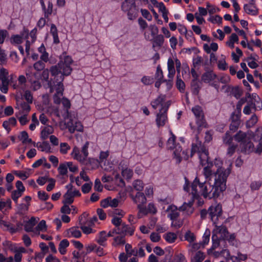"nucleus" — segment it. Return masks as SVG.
<instances>
[{
  "label": "nucleus",
  "instance_id": "obj_26",
  "mask_svg": "<svg viewBox=\"0 0 262 262\" xmlns=\"http://www.w3.org/2000/svg\"><path fill=\"white\" fill-rule=\"evenodd\" d=\"M71 155L74 159H76L81 163H83L86 160L85 158L83 157V154H80V151L76 146L73 148Z\"/></svg>",
  "mask_w": 262,
  "mask_h": 262
},
{
  "label": "nucleus",
  "instance_id": "obj_55",
  "mask_svg": "<svg viewBox=\"0 0 262 262\" xmlns=\"http://www.w3.org/2000/svg\"><path fill=\"white\" fill-rule=\"evenodd\" d=\"M176 85L178 89L181 91H184L185 88V84L184 82L183 81V80L179 77V76H177V82H176Z\"/></svg>",
  "mask_w": 262,
  "mask_h": 262
},
{
  "label": "nucleus",
  "instance_id": "obj_62",
  "mask_svg": "<svg viewBox=\"0 0 262 262\" xmlns=\"http://www.w3.org/2000/svg\"><path fill=\"white\" fill-rule=\"evenodd\" d=\"M11 203L10 200H8L6 201L0 200V210L2 211L7 207L10 208L11 207Z\"/></svg>",
  "mask_w": 262,
  "mask_h": 262
},
{
  "label": "nucleus",
  "instance_id": "obj_56",
  "mask_svg": "<svg viewBox=\"0 0 262 262\" xmlns=\"http://www.w3.org/2000/svg\"><path fill=\"white\" fill-rule=\"evenodd\" d=\"M19 115L20 116H18L17 117L21 125H24L29 122V120L27 118L28 114H20V115Z\"/></svg>",
  "mask_w": 262,
  "mask_h": 262
},
{
  "label": "nucleus",
  "instance_id": "obj_61",
  "mask_svg": "<svg viewBox=\"0 0 262 262\" xmlns=\"http://www.w3.org/2000/svg\"><path fill=\"white\" fill-rule=\"evenodd\" d=\"M73 259L75 262H84V257H82L79 252L74 251L73 252Z\"/></svg>",
  "mask_w": 262,
  "mask_h": 262
},
{
  "label": "nucleus",
  "instance_id": "obj_34",
  "mask_svg": "<svg viewBox=\"0 0 262 262\" xmlns=\"http://www.w3.org/2000/svg\"><path fill=\"white\" fill-rule=\"evenodd\" d=\"M165 241L169 243H173L175 242L178 238L177 234L174 232H167L163 236Z\"/></svg>",
  "mask_w": 262,
  "mask_h": 262
},
{
  "label": "nucleus",
  "instance_id": "obj_19",
  "mask_svg": "<svg viewBox=\"0 0 262 262\" xmlns=\"http://www.w3.org/2000/svg\"><path fill=\"white\" fill-rule=\"evenodd\" d=\"M244 10L249 15L255 16L258 14V9L256 6L255 1L251 3L245 4Z\"/></svg>",
  "mask_w": 262,
  "mask_h": 262
},
{
  "label": "nucleus",
  "instance_id": "obj_5",
  "mask_svg": "<svg viewBox=\"0 0 262 262\" xmlns=\"http://www.w3.org/2000/svg\"><path fill=\"white\" fill-rule=\"evenodd\" d=\"M191 111L195 117L197 126H192L190 123L191 129L194 132L199 134L202 128L206 127V122L204 119V114L202 107L199 105H196L191 108Z\"/></svg>",
  "mask_w": 262,
  "mask_h": 262
},
{
  "label": "nucleus",
  "instance_id": "obj_9",
  "mask_svg": "<svg viewBox=\"0 0 262 262\" xmlns=\"http://www.w3.org/2000/svg\"><path fill=\"white\" fill-rule=\"evenodd\" d=\"M209 215L214 224H217L219 219L222 214V207L221 204L210 206L208 210Z\"/></svg>",
  "mask_w": 262,
  "mask_h": 262
},
{
  "label": "nucleus",
  "instance_id": "obj_35",
  "mask_svg": "<svg viewBox=\"0 0 262 262\" xmlns=\"http://www.w3.org/2000/svg\"><path fill=\"white\" fill-rule=\"evenodd\" d=\"M69 242L67 239H62L59 243L58 250L60 253L64 255L66 252V248L69 246Z\"/></svg>",
  "mask_w": 262,
  "mask_h": 262
},
{
  "label": "nucleus",
  "instance_id": "obj_51",
  "mask_svg": "<svg viewBox=\"0 0 262 262\" xmlns=\"http://www.w3.org/2000/svg\"><path fill=\"white\" fill-rule=\"evenodd\" d=\"M247 258V255L246 254H244L241 253V252H238L237 256H232L231 257V260H236V262H240L241 260H245Z\"/></svg>",
  "mask_w": 262,
  "mask_h": 262
},
{
  "label": "nucleus",
  "instance_id": "obj_59",
  "mask_svg": "<svg viewBox=\"0 0 262 262\" xmlns=\"http://www.w3.org/2000/svg\"><path fill=\"white\" fill-rule=\"evenodd\" d=\"M137 208L139 210V212L138 213V217L139 218L141 217V214H142L143 215H146L148 214V208L147 207H145L143 205L141 206H137Z\"/></svg>",
  "mask_w": 262,
  "mask_h": 262
},
{
  "label": "nucleus",
  "instance_id": "obj_54",
  "mask_svg": "<svg viewBox=\"0 0 262 262\" xmlns=\"http://www.w3.org/2000/svg\"><path fill=\"white\" fill-rule=\"evenodd\" d=\"M237 147V145L235 144L229 145L227 150V155L231 157L235 152Z\"/></svg>",
  "mask_w": 262,
  "mask_h": 262
},
{
  "label": "nucleus",
  "instance_id": "obj_20",
  "mask_svg": "<svg viewBox=\"0 0 262 262\" xmlns=\"http://www.w3.org/2000/svg\"><path fill=\"white\" fill-rule=\"evenodd\" d=\"M179 211V208L173 205L168 206L166 210V212L167 214V217L170 220L178 219L180 215Z\"/></svg>",
  "mask_w": 262,
  "mask_h": 262
},
{
  "label": "nucleus",
  "instance_id": "obj_13",
  "mask_svg": "<svg viewBox=\"0 0 262 262\" xmlns=\"http://www.w3.org/2000/svg\"><path fill=\"white\" fill-rule=\"evenodd\" d=\"M120 203V200L118 198L112 199L111 197L108 196L101 201L100 205L104 208L111 207L112 208H115L119 206Z\"/></svg>",
  "mask_w": 262,
  "mask_h": 262
},
{
  "label": "nucleus",
  "instance_id": "obj_15",
  "mask_svg": "<svg viewBox=\"0 0 262 262\" xmlns=\"http://www.w3.org/2000/svg\"><path fill=\"white\" fill-rule=\"evenodd\" d=\"M29 36V30L24 29L20 35H12L10 38V42L12 44L19 45L23 41L24 38H27Z\"/></svg>",
  "mask_w": 262,
  "mask_h": 262
},
{
  "label": "nucleus",
  "instance_id": "obj_27",
  "mask_svg": "<svg viewBox=\"0 0 262 262\" xmlns=\"http://www.w3.org/2000/svg\"><path fill=\"white\" fill-rule=\"evenodd\" d=\"M67 235L69 237L79 238L81 236V233L78 227H73L67 230Z\"/></svg>",
  "mask_w": 262,
  "mask_h": 262
},
{
  "label": "nucleus",
  "instance_id": "obj_57",
  "mask_svg": "<svg viewBox=\"0 0 262 262\" xmlns=\"http://www.w3.org/2000/svg\"><path fill=\"white\" fill-rule=\"evenodd\" d=\"M112 223L115 226V228H117L122 223V220L121 217L116 216H113L111 220Z\"/></svg>",
  "mask_w": 262,
  "mask_h": 262
},
{
  "label": "nucleus",
  "instance_id": "obj_22",
  "mask_svg": "<svg viewBox=\"0 0 262 262\" xmlns=\"http://www.w3.org/2000/svg\"><path fill=\"white\" fill-rule=\"evenodd\" d=\"M38 217H31L28 221L24 222V229L27 232L33 231V228L39 221Z\"/></svg>",
  "mask_w": 262,
  "mask_h": 262
},
{
  "label": "nucleus",
  "instance_id": "obj_40",
  "mask_svg": "<svg viewBox=\"0 0 262 262\" xmlns=\"http://www.w3.org/2000/svg\"><path fill=\"white\" fill-rule=\"evenodd\" d=\"M62 97V96L61 97L60 99H61ZM60 101H61L63 107L66 109V112L67 115H66V116H65L64 117V118L66 119V118H68L69 117L68 110L71 107V103H70V101L66 98H62V100H60Z\"/></svg>",
  "mask_w": 262,
  "mask_h": 262
},
{
  "label": "nucleus",
  "instance_id": "obj_24",
  "mask_svg": "<svg viewBox=\"0 0 262 262\" xmlns=\"http://www.w3.org/2000/svg\"><path fill=\"white\" fill-rule=\"evenodd\" d=\"M216 78V75L211 70L205 72L202 76V80L205 83H209Z\"/></svg>",
  "mask_w": 262,
  "mask_h": 262
},
{
  "label": "nucleus",
  "instance_id": "obj_47",
  "mask_svg": "<svg viewBox=\"0 0 262 262\" xmlns=\"http://www.w3.org/2000/svg\"><path fill=\"white\" fill-rule=\"evenodd\" d=\"M70 148V146L67 143L63 142L60 144L59 151L62 155L67 154Z\"/></svg>",
  "mask_w": 262,
  "mask_h": 262
},
{
  "label": "nucleus",
  "instance_id": "obj_39",
  "mask_svg": "<svg viewBox=\"0 0 262 262\" xmlns=\"http://www.w3.org/2000/svg\"><path fill=\"white\" fill-rule=\"evenodd\" d=\"M171 137L168 139L167 142V146L168 149H172L174 148L177 144H176V137L170 131Z\"/></svg>",
  "mask_w": 262,
  "mask_h": 262
},
{
  "label": "nucleus",
  "instance_id": "obj_33",
  "mask_svg": "<svg viewBox=\"0 0 262 262\" xmlns=\"http://www.w3.org/2000/svg\"><path fill=\"white\" fill-rule=\"evenodd\" d=\"M107 241L106 233L102 231L99 233L96 242L101 246H105L106 241Z\"/></svg>",
  "mask_w": 262,
  "mask_h": 262
},
{
  "label": "nucleus",
  "instance_id": "obj_53",
  "mask_svg": "<svg viewBox=\"0 0 262 262\" xmlns=\"http://www.w3.org/2000/svg\"><path fill=\"white\" fill-rule=\"evenodd\" d=\"M198 80H192L191 83V86L193 93L196 95L199 93L200 86L198 84Z\"/></svg>",
  "mask_w": 262,
  "mask_h": 262
},
{
  "label": "nucleus",
  "instance_id": "obj_6",
  "mask_svg": "<svg viewBox=\"0 0 262 262\" xmlns=\"http://www.w3.org/2000/svg\"><path fill=\"white\" fill-rule=\"evenodd\" d=\"M121 10L126 13L128 18L135 19L138 16L139 9L136 5L135 0H125L121 5Z\"/></svg>",
  "mask_w": 262,
  "mask_h": 262
},
{
  "label": "nucleus",
  "instance_id": "obj_37",
  "mask_svg": "<svg viewBox=\"0 0 262 262\" xmlns=\"http://www.w3.org/2000/svg\"><path fill=\"white\" fill-rule=\"evenodd\" d=\"M1 80L2 84L0 86V90L3 93L6 94L8 90L9 79L8 78H1Z\"/></svg>",
  "mask_w": 262,
  "mask_h": 262
},
{
  "label": "nucleus",
  "instance_id": "obj_48",
  "mask_svg": "<svg viewBox=\"0 0 262 262\" xmlns=\"http://www.w3.org/2000/svg\"><path fill=\"white\" fill-rule=\"evenodd\" d=\"M258 118L255 114H253L250 119L246 122V126L248 127H251L253 126L257 122Z\"/></svg>",
  "mask_w": 262,
  "mask_h": 262
},
{
  "label": "nucleus",
  "instance_id": "obj_32",
  "mask_svg": "<svg viewBox=\"0 0 262 262\" xmlns=\"http://www.w3.org/2000/svg\"><path fill=\"white\" fill-rule=\"evenodd\" d=\"M213 166L212 163L203 166H204L203 173L206 179L209 178L212 175L213 171L212 168Z\"/></svg>",
  "mask_w": 262,
  "mask_h": 262
},
{
  "label": "nucleus",
  "instance_id": "obj_28",
  "mask_svg": "<svg viewBox=\"0 0 262 262\" xmlns=\"http://www.w3.org/2000/svg\"><path fill=\"white\" fill-rule=\"evenodd\" d=\"M36 147L39 148L41 151H43L46 153L52 152L51 145L47 141H44L42 143H38L36 145Z\"/></svg>",
  "mask_w": 262,
  "mask_h": 262
},
{
  "label": "nucleus",
  "instance_id": "obj_49",
  "mask_svg": "<svg viewBox=\"0 0 262 262\" xmlns=\"http://www.w3.org/2000/svg\"><path fill=\"white\" fill-rule=\"evenodd\" d=\"M127 225L124 223H122L117 228H115L117 232V234H126V229Z\"/></svg>",
  "mask_w": 262,
  "mask_h": 262
},
{
  "label": "nucleus",
  "instance_id": "obj_23",
  "mask_svg": "<svg viewBox=\"0 0 262 262\" xmlns=\"http://www.w3.org/2000/svg\"><path fill=\"white\" fill-rule=\"evenodd\" d=\"M134 202L137 204V206L144 205L146 203L147 200L143 193L138 192L135 196L132 197Z\"/></svg>",
  "mask_w": 262,
  "mask_h": 262
},
{
  "label": "nucleus",
  "instance_id": "obj_50",
  "mask_svg": "<svg viewBox=\"0 0 262 262\" xmlns=\"http://www.w3.org/2000/svg\"><path fill=\"white\" fill-rule=\"evenodd\" d=\"M133 187L137 191H142L144 187V184L142 181L137 180L134 182Z\"/></svg>",
  "mask_w": 262,
  "mask_h": 262
},
{
  "label": "nucleus",
  "instance_id": "obj_10",
  "mask_svg": "<svg viewBox=\"0 0 262 262\" xmlns=\"http://www.w3.org/2000/svg\"><path fill=\"white\" fill-rule=\"evenodd\" d=\"M173 150V158L176 160L177 163L179 164L182 159L187 160L188 156L186 151H183L182 152V147L179 144H177L175 147L172 148Z\"/></svg>",
  "mask_w": 262,
  "mask_h": 262
},
{
  "label": "nucleus",
  "instance_id": "obj_8",
  "mask_svg": "<svg viewBox=\"0 0 262 262\" xmlns=\"http://www.w3.org/2000/svg\"><path fill=\"white\" fill-rule=\"evenodd\" d=\"M26 76L28 82L30 84V88L33 91H36L41 88L39 81V74L38 73L27 72Z\"/></svg>",
  "mask_w": 262,
  "mask_h": 262
},
{
  "label": "nucleus",
  "instance_id": "obj_11",
  "mask_svg": "<svg viewBox=\"0 0 262 262\" xmlns=\"http://www.w3.org/2000/svg\"><path fill=\"white\" fill-rule=\"evenodd\" d=\"M167 111L168 106H165L163 110H160L159 113L157 115L156 122L158 127L163 126L167 122Z\"/></svg>",
  "mask_w": 262,
  "mask_h": 262
},
{
  "label": "nucleus",
  "instance_id": "obj_52",
  "mask_svg": "<svg viewBox=\"0 0 262 262\" xmlns=\"http://www.w3.org/2000/svg\"><path fill=\"white\" fill-rule=\"evenodd\" d=\"M205 255L202 252L199 251L196 252L193 256V258L196 262H201L204 260Z\"/></svg>",
  "mask_w": 262,
  "mask_h": 262
},
{
  "label": "nucleus",
  "instance_id": "obj_58",
  "mask_svg": "<svg viewBox=\"0 0 262 262\" xmlns=\"http://www.w3.org/2000/svg\"><path fill=\"white\" fill-rule=\"evenodd\" d=\"M236 235L234 233H232L230 234L229 233V236L227 238H225L224 239H226L228 241L229 243H230L232 245L237 246V242L235 239Z\"/></svg>",
  "mask_w": 262,
  "mask_h": 262
},
{
  "label": "nucleus",
  "instance_id": "obj_31",
  "mask_svg": "<svg viewBox=\"0 0 262 262\" xmlns=\"http://www.w3.org/2000/svg\"><path fill=\"white\" fill-rule=\"evenodd\" d=\"M53 132L54 129L51 126H46L41 132L40 138L42 140H46L48 138L49 135L52 134Z\"/></svg>",
  "mask_w": 262,
  "mask_h": 262
},
{
  "label": "nucleus",
  "instance_id": "obj_42",
  "mask_svg": "<svg viewBox=\"0 0 262 262\" xmlns=\"http://www.w3.org/2000/svg\"><path fill=\"white\" fill-rule=\"evenodd\" d=\"M233 137L229 132L226 133L223 137V143L226 145L232 144Z\"/></svg>",
  "mask_w": 262,
  "mask_h": 262
},
{
  "label": "nucleus",
  "instance_id": "obj_29",
  "mask_svg": "<svg viewBox=\"0 0 262 262\" xmlns=\"http://www.w3.org/2000/svg\"><path fill=\"white\" fill-rule=\"evenodd\" d=\"M152 47H161L163 46L164 42V38L162 35H157L153 37L152 39Z\"/></svg>",
  "mask_w": 262,
  "mask_h": 262
},
{
  "label": "nucleus",
  "instance_id": "obj_64",
  "mask_svg": "<svg viewBox=\"0 0 262 262\" xmlns=\"http://www.w3.org/2000/svg\"><path fill=\"white\" fill-rule=\"evenodd\" d=\"M142 82L145 85H149L154 83V78L149 76H143L141 79Z\"/></svg>",
  "mask_w": 262,
  "mask_h": 262
},
{
  "label": "nucleus",
  "instance_id": "obj_3",
  "mask_svg": "<svg viewBox=\"0 0 262 262\" xmlns=\"http://www.w3.org/2000/svg\"><path fill=\"white\" fill-rule=\"evenodd\" d=\"M253 133H244L242 131H239L236 134L234 138L236 141L240 143L239 147L241 152L246 154H249L254 151V146L251 142Z\"/></svg>",
  "mask_w": 262,
  "mask_h": 262
},
{
  "label": "nucleus",
  "instance_id": "obj_16",
  "mask_svg": "<svg viewBox=\"0 0 262 262\" xmlns=\"http://www.w3.org/2000/svg\"><path fill=\"white\" fill-rule=\"evenodd\" d=\"M30 104L28 102H25L21 99H17L16 108H17L19 111L18 115H20V114H28L31 110Z\"/></svg>",
  "mask_w": 262,
  "mask_h": 262
},
{
  "label": "nucleus",
  "instance_id": "obj_36",
  "mask_svg": "<svg viewBox=\"0 0 262 262\" xmlns=\"http://www.w3.org/2000/svg\"><path fill=\"white\" fill-rule=\"evenodd\" d=\"M50 33L53 37L54 42L56 44L59 42V39L58 36V31L56 26L52 24L51 26Z\"/></svg>",
  "mask_w": 262,
  "mask_h": 262
},
{
  "label": "nucleus",
  "instance_id": "obj_25",
  "mask_svg": "<svg viewBox=\"0 0 262 262\" xmlns=\"http://www.w3.org/2000/svg\"><path fill=\"white\" fill-rule=\"evenodd\" d=\"M239 118L240 117L238 114H232L231 116L232 122L230 126V129L231 130L235 131L238 128L240 124Z\"/></svg>",
  "mask_w": 262,
  "mask_h": 262
},
{
  "label": "nucleus",
  "instance_id": "obj_4",
  "mask_svg": "<svg viewBox=\"0 0 262 262\" xmlns=\"http://www.w3.org/2000/svg\"><path fill=\"white\" fill-rule=\"evenodd\" d=\"M199 152L201 164L203 166L212 163L209 161L208 152L202 145V142L199 141L198 136H196V143L192 144L191 157L195 152Z\"/></svg>",
  "mask_w": 262,
  "mask_h": 262
},
{
  "label": "nucleus",
  "instance_id": "obj_63",
  "mask_svg": "<svg viewBox=\"0 0 262 262\" xmlns=\"http://www.w3.org/2000/svg\"><path fill=\"white\" fill-rule=\"evenodd\" d=\"M170 220L171 221V226L175 228H179L183 225V221L181 220L176 219Z\"/></svg>",
  "mask_w": 262,
  "mask_h": 262
},
{
  "label": "nucleus",
  "instance_id": "obj_45",
  "mask_svg": "<svg viewBox=\"0 0 262 262\" xmlns=\"http://www.w3.org/2000/svg\"><path fill=\"white\" fill-rule=\"evenodd\" d=\"M47 229L46 223L45 220H41L35 229V232H44Z\"/></svg>",
  "mask_w": 262,
  "mask_h": 262
},
{
  "label": "nucleus",
  "instance_id": "obj_1",
  "mask_svg": "<svg viewBox=\"0 0 262 262\" xmlns=\"http://www.w3.org/2000/svg\"><path fill=\"white\" fill-rule=\"evenodd\" d=\"M230 173V168L227 169L220 168L214 173V182L213 185L201 183L199 179L196 177L190 186V189L186 180L184 189L191 194L192 199L198 198L200 194L205 198H217L226 190L227 179Z\"/></svg>",
  "mask_w": 262,
  "mask_h": 262
},
{
  "label": "nucleus",
  "instance_id": "obj_7",
  "mask_svg": "<svg viewBox=\"0 0 262 262\" xmlns=\"http://www.w3.org/2000/svg\"><path fill=\"white\" fill-rule=\"evenodd\" d=\"M67 189V192L63 195V204H72L74 201L75 196H79L81 195L80 191L74 188L71 184L66 186Z\"/></svg>",
  "mask_w": 262,
  "mask_h": 262
},
{
  "label": "nucleus",
  "instance_id": "obj_12",
  "mask_svg": "<svg viewBox=\"0 0 262 262\" xmlns=\"http://www.w3.org/2000/svg\"><path fill=\"white\" fill-rule=\"evenodd\" d=\"M119 169L121 171L122 176L126 180L130 179L133 176V171L128 166L127 163L125 161L120 162Z\"/></svg>",
  "mask_w": 262,
  "mask_h": 262
},
{
  "label": "nucleus",
  "instance_id": "obj_2",
  "mask_svg": "<svg viewBox=\"0 0 262 262\" xmlns=\"http://www.w3.org/2000/svg\"><path fill=\"white\" fill-rule=\"evenodd\" d=\"M60 60L57 65L52 66L50 68V71L51 75L54 76V79L57 78V76L61 73L59 79L55 80L54 84L50 88V92L56 93L53 95V101L56 104H59L60 102V98L63 96L64 86L62 81L64 76L69 75L72 71L71 65L73 62L72 58L63 53L60 56Z\"/></svg>",
  "mask_w": 262,
  "mask_h": 262
},
{
  "label": "nucleus",
  "instance_id": "obj_41",
  "mask_svg": "<svg viewBox=\"0 0 262 262\" xmlns=\"http://www.w3.org/2000/svg\"><path fill=\"white\" fill-rule=\"evenodd\" d=\"M184 239L191 244L195 241L196 237L193 233L190 231H187L184 235Z\"/></svg>",
  "mask_w": 262,
  "mask_h": 262
},
{
  "label": "nucleus",
  "instance_id": "obj_17",
  "mask_svg": "<svg viewBox=\"0 0 262 262\" xmlns=\"http://www.w3.org/2000/svg\"><path fill=\"white\" fill-rule=\"evenodd\" d=\"M165 96L164 95H160L156 99L151 102V105L152 107L155 109H156L158 108V107L161 106V110H163L164 107L168 106V107L170 105L169 102L165 103Z\"/></svg>",
  "mask_w": 262,
  "mask_h": 262
},
{
  "label": "nucleus",
  "instance_id": "obj_18",
  "mask_svg": "<svg viewBox=\"0 0 262 262\" xmlns=\"http://www.w3.org/2000/svg\"><path fill=\"white\" fill-rule=\"evenodd\" d=\"M193 201H189L188 203H184L179 208V210L182 212L186 215H190L194 211L193 207Z\"/></svg>",
  "mask_w": 262,
  "mask_h": 262
},
{
  "label": "nucleus",
  "instance_id": "obj_60",
  "mask_svg": "<svg viewBox=\"0 0 262 262\" xmlns=\"http://www.w3.org/2000/svg\"><path fill=\"white\" fill-rule=\"evenodd\" d=\"M212 240L213 243L212 248L214 249L218 247L220 245V238L217 235L212 234Z\"/></svg>",
  "mask_w": 262,
  "mask_h": 262
},
{
  "label": "nucleus",
  "instance_id": "obj_44",
  "mask_svg": "<svg viewBox=\"0 0 262 262\" xmlns=\"http://www.w3.org/2000/svg\"><path fill=\"white\" fill-rule=\"evenodd\" d=\"M252 139L254 141H259L262 140V127H258L255 133H253Z\"/></svg>",
  "mask_w": 262,
  "mask_h": 262
},
{
  "label": "nucleus",
  "instance_id": "obj_43",
  "mask_svg": "<svg viewBox=\"0 0 262 262\" xmlns=\"http://www.w3.org/2000/svg\"><path fill=\"white\" fill-rule=\"evenodd\" d=\"M53 5L51 1H49L48 3V7L43 9L45 17L48 18L49 16L51 15L53 12Z\"/></svg>",
  "mask_w": 262,
  "mask_h": 262
},
{
  "label": "nucleus",
  "instance_id": "obj_46",
  "mask_svg": "<svg viewBox=\"0 0 262 262\" xmlns=\"http://www.w3.org/2000/svg\"><path fill=\"white\" fill-rule=\"evenodd\" d=\"M188 248V252L189 253H192L201 247V244L193 242L189 244L187 246Z\"/></svg>",
  "mask_w": 262,
  "mask_h": 262
},
{
  "label": "nucleus",
  "instance_id": "obj_38",
  "mask_svg": "<svg viewBox=\"0 0 262 262\" xmlns=\"http://www.w3.org/2000/svg\"><path fill=\"white\" fill-rule=\"evenodd\" d=\"M125 244V240L124 236H117L114 238L112 245L114 247H119Z\"/></svg>",
  "mask_w": 262,
  "mask_h": 262
},
{
  "label": "nucleus",
  "instance_id": "obj_14",
  "mask_svg": "<svg viewBox=\"0 0 262 262\" xmlns=\"http://www.w3.org/2000/svg\"><path fill=\"white\" fill-rule=\"evenodd\" d=\"M215 228L213 230V234H216L220 239H224L229 236V232L226 226L223 225L217 226L215 224Z\"/></svg>",
  "mask_w": 262,
  "mask_h": 262
},
{
  "label": "nucleus",
  "instance_id": "obj_30",
  "mask_svg": "<svg viewBox=\"0 0 262 262\" xmlns=\"http://www.w3.org/2000/svg\"><path fill=\"white\" fill-rule=\"evenodd\" d=\"M167 67L168 70V77L172 78L174 76L176 71L174 69V62L172 58H169L167 62Z\"/></svg>",
  "mask_w": 262,
  "mask_h": 262
},
{
  "label": "nucleus",
  "instance_id": "obj_21",
  "mask_svg": "<svg viewBox=\"0 0 262 262\" xmlns=\"http://www.w3.org/2000/svg\"><path fill=\"white\" fill-rule=\"evenodd\" d=\"M67 127L71 133H74L75 131L82 132L83 126L82 124L78 121H75L74 123L70 121L67 123Z\"/></svg>",
  "mask_w": 262,
  "mask_h": 262
}]
</instances>
